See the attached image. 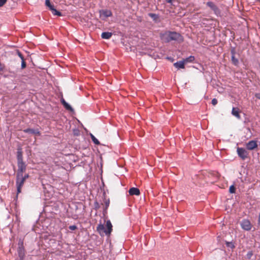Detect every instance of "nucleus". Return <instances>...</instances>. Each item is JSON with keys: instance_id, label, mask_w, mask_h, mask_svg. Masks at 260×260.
I'll list each match as a JSON object with an SVG mask.
<instances>
[{"instance_id": "9", "label": "nucleus", "mask_w": 260, "mask_h": 260, "mask_svg": "<svg viewBox=\"0 0 260 260\" xmlns=\"http://www.w3.org/2000/svg\"><path fill=\"white\" fill-rule=\"evenodd\" d=\"M129 194L131 196H139L140 193V190L138 188L132 187L128 190Z\"/></svg>"}, {"instance_id": "14", "label": "nucleus", "mask_w": 260, "mask_h": 260, "mask_svg": "<svg viewBox=\"0 0 260 260\" xmlns=\"http://www.w3.org/2000/svg\"><path fill=\"white\" fill-rule=\"evenodd\" d=\"M24 132L26 133L40 135V132L38 130L35 129L27 128L24 129Z\"/></svg>"}, {"instance_id": "37", "label": "nucleus", "mask_w": 260, "mask_h": 260, "mask_svg": "<svg viewBox=\"0 0 260 260\" xmlns=\"http://www.w3.org/2000/svg\"><path fill=\"white\" fill-rule=\"evenodd\" d=\"M95 205H99L98 203L97 202L95 203Z\"/></svg>"}, {"instance_id": "4", "label": "nucleus", "mask_w": 260, "mask_h": 260, "mask_svg": "<svg viewBox=\"0 0 260 260\" xmlns=\"http://www.w3.org/2000/svg\"><path fill=\"white\" fill-rule=\"evenodd\" d=\"M242 229L248 231L251 229L252 225L250 221L248 219H243L240 223Z\"/></svg>"}, {"instance_id": "28", "label": "nucleus", "mask_w": 260, "mask_h": 260, "mask_svg": "<svg viewBox=\"0 0 260 260\" xmlns=\"http://www.w3.org/2000/svg\"><path fill=\"white\" fill-rule=\"evenodd\" d=\"M105 210H106L109 206L110 201L109 200L105 201Z\"/></svg>"}, {"instance_id": "11", "label": "nucleus", "mask_w": 260, "mask_h": 260, "mask_svg": "<svg viewBox=\"0 0 260 260\" xmlns=\"http://www.w3.org/2000/svg\"><path fill=\"white\" fill-rule=\"evenodd\" d=\"M184 64L185 62L183 60H181L179 61H177L174 63V66L175 68L180 69H184Z\"/></svg>"}, {"instance_id": "27", "label": "nucleus", "mask_w": 260, "mask_h": 260, "mask_svg": "<svg viewBox=\"0 0 260 260\" xmlns=\"http://www.w3.org/2000/svg\"><path fill=\"white\" fill-rule=\"evenodd\" d=\"M77 227L76 225H70L69 226V229L70 230H72V231H74V230H75L76 229H77Z\"/></svg>"}, {"instance_id": "30", "label": "nucleus", "mask_w": 260, "mask_h": 260, "mask_svg": "<svg viewBox=\"0 0 260 260\" xmlns=\"http://www.w3.org/2000/svg\"><path fill=\"white\" fill-rule=\"evenodd\" d=\"M25 67H26V63L24 61V60L23 59V60H22V62H21V68L22 69H23V68H25Z\"/></svg>"}, {"instance_id": "17", "label": "nucleus", "mask_w": 260, "mask_h": 260, "mask_svg": "<svg viewBox=\"0 0 260 260\" xmlns=\"http://www.w3.org/2000/svg\"><path fill=\"white\" fill-rule=\"evenodd\" d=\"M194 57L193 56H190L186 58L185 59H183V61H184L185 63L187 62H192L194 60Z\"/></svg>"}, {"instance_id": "15", "label": "nucleus", "mask_w": 260, "mask_h": 260, "mask_svg": "<svg viewBox=\"0 0 260 260\" xmlns=\"http://www.w3.org/2000/svg\"><path fill=\"white\" fill-rule=\"evenodd\" d=\"M232 114L233 115L235 116L237 118H238V119L240 118V116L239 114L238 109L234 108V107L233 108L232 111Z\"/></svg>"}, {"instance_id": "3", "label": "nucleus", "mask_w": 260, "mask_h": 260, "mask_svg": "<svg viewBox=\"0 0 260 260\" xmlns=\"http://www.w3.org/2000/svg\"><path fill=\"white\" fill-rule=\"evenodd\" d=\"M24 181L25 180H24V178H23V175L20 176H19L18 175H17L16 184L17 187V193L21 192V189L24 184Z\"/></svg>"}, {"instance_id": "36", "label": "nucleus", "mask_w": 260, "mask_h": 260, "mask_svg": "<svg viewBox=\"0 0 260 260\" xmlns=\"http://www.w3.org/2000/svg\"><path fill=\"white\" fill-rule=\"evenodd\" d=\"M166 1L168 3H172V0H166Z\"/></svg>"}, {"instance_id": "8", "label": "nucleus", "mask_w": 260, "mask_h": 260, "mask_svg": "<svg viewBox=\"0 0 260 260\" xmlns=\"http://www.w3.org/2000/svg\"><path fill=\"white\" fill-rule=\"evenodd\" d=\"M257 146V143L255 141H250L246 144V148L247 149L251 150L256 148Z\"/></svg>"}, {"instance_id": "5", "label": "nucleus", "mask_w": 260, "mask_h": 260, "mask_svg": "<svg viewBox=\"0 0 260 260\" xmlns=\"http://www.w3.org/2000/svg\"><path fill=\"white\" fill-rule=\"evenodd\" d=\"M17 164L18 169L17 175H18L19 176H20L23 175V172L26 170V166L23 161L17 162Z\"/></svg>"}, {"instance_id": "22", "label": "nucleus", "mask_w": 260, "mask_h": 260, "mask_svg": "<svg viewBox=\"0 0 260 260\" xmlns=\"http://www.w3.org/2000/svg\"><path fill=\"white\" fill-rule=\"evenodd\" d=\"M45 5L49 8L50 10H51V8H52L54 7L51 4L49 0L45 1Z\"/></svg>"}, {"instance_id": "25", "label": "nucleus", "mask_w": 260, "mask_h": 260, "mask_svg": "<svg viewBox=\"0 0 260 260\" xmlns=\"http://www.w3.org/2000/svg\"><path fill=\"white\" fill-rule=\"evenodd\" d=\"M229 191L231 193H233L235 192V188L233 185L230 187Z\"/></svg>"}, {"instance_id": "29", "label": "nucleus", "mask_w": 260, "mask_h": 260, "mask_svg": "<svg viewBox=\"0 0 260 260\" xmlns=\"http://www.w3.org/2000/svg\"><path fill=\"white\" fill-rule=\"evenodd\" d=\"M7 0H0V7L3 6L7 2Z\"/></svg>"}, {"instance_id": "21", "label": "nucleus", "mask_w": 260, "mask_h": 260, "mask_svg": "<svg viewBox=\"0 0 260 260\" xmlns=\"http://www.w3.org/2000/svg\"><path fill=\"white\" fill-rule=\"evenodd\" d=\"M103 14L106 17H108L112 15L111 12L108 10L104 11Z\"/></svg>"}, {"instance_id": "6", "label": "nucleus", "mask_w": 260, "mask_h": 260, "mask_svg": "<svg viewBox=\"0 0 260 260\" xmlns=\"http://www.w3.org/2000/svg\"><path fill=\"white\" fill-rule=\"evenodd\" d=\"M237 151L239 157L242 159H245L247 157L248 153L245 149L243 148H238Z\"/></svg>"}, {"instance_id": "34", "label": "nucleus", "mask_w": 260, "mask_h": 260, "mask_svg": "<svg viewBox=\"0 0 260 260\" xmlns=\"http://www.w3.org/2000/svg\"><path fill=\"white\" fill-rule=\"evenodd\" d=\"M255 97H256L257 99H260V93H256V94H255Z\"/></svg>"}, {"instance_id": "18", "label": "nucleus", "mask_w": 260, "mask_h": 260, "mask_svg": "<svg viewBox=\"0 0 260 260\" xmlns=\"http://www.w3.org/2000/svg\"><path fill=\"white\" fill-rule=\"evenodd\" d=\"M232 53L233 54L232 55V62L235 65V66H237L239 63V60L238 59L236 58L235 56H234V53L233 52V51H232Z\"/></svg>"}, {"instance_id": "33", "label": "nucleus", "mask_w": 260, "mask_h": 260, "mask_svg": "<svg viewBox=\"0 0 260 260\" xmlns=\"http://www.w3.org/2000/svg\"><path fill=\"white\" fill-rule=\"evenodd\" d=\"M18 55L20 57V58L21 59V60H23L24 59V58L22 56V55L20 53V52H18Z\"/></svg>"}, {"instance_id": "32", "label": "nucleus", "mask_w": 260, "mask_h": 260, "mask_svg": "<svg viewBox=\"0 0 260 260\" xmlns=\"http://www.w3.org/2000/svg\"><path fill=\"white\" fill-rule=\"evenodd\" d=\"M29 177V175L28 174H25L24 176L23 175V178H24V180H25L27 178H28Z\"/></svg>"}, {"instance_id": "26", "label": "nucleus", "mask_w": 260, "mask_h": 260, "mask_svg": "<svg viewBox=\"0 0 260 260\" xmlns=\"http://www.w3.org/2000/svg\"><path fill=\"white\" fill-rule=\"evenodd\" d=\"M253 255L252 251H249L246 255L247 258L248 259H250Z\"/></svg>"}, {"instance_id": "35", "label": "nucleus", "mask_w": 260, "mask_h": 260, "mask_svg": "<svg viewBox=\"0 0 260 260\" xmlns=\"http://www.w3.org/2000/svg\"><path fill=\"white\" fill-rule=\"evenodd\" d=\"M258 225L260 226V212L258 216Z\"/></svg>"}, {"instance_id": "13", "label": "nucleus", "mask_w": 260, "mask_h": 260, "mask_svg": "<svg viewBox=\"0 0 260 260\" xmlns=\"http://www.w3.org/2000/svg\"><path fill=\"white\" fill-rule=\"evenodd\" d=\"M19 248L18 250V255H19V257L22 259L23 258V257L24 255V249H23V248L22 247V245L20 246V242L19 243Z\"/></svg>"}, {"instance_id": "23", "label": "nucleus", "mask_w": 260, "mask_h": 260, "mask_svg": "<svg viewBox=\"0 0 260 260\" xmlns=\"http://www.w3.org/2000/svg\"><path fill=\"white\" fill-rule=\"evenodd\" d=\"M148 15L151 17L154 20H156L157 18H158V16L157 15L155 14H153V13H149L148 14Z\"/></svg>"}, {"instance_id": "20", "label": "nucleus", "mask_w": 260, "mask_h": 260, "mask_svg": "<svg viewBox=\"0 0 260 260\" xmlns=\"http://www.w3.org/2000/svg\"><path fill=\"white\" fill-rule=\"evenodd\" d=\"M90 136L92 141L95 144L98 145L100 144V142L99 141V140L92 134H90Z\"/></svg>"}, {"instance_id": "10", "label": "nucleus", "mask_w": 260, "mask_h": 260, "mask_svg": "<svg viewBox=\"0 0 260 260\" xmlns=\"http://www.w3.org/2000/svg\"><path fill=\"white\" fill-rule=\"evenodd\" d=\"M17 162L23 161L22 151V149L20 147H19L17 149Z\"/></svg>"}, {"instance_id": "1", "label": "nucleus", "mask_w": 260, "mask_h": 260, "mask_svg": "<svg viewBox=\"0 0 260 260\" xmlns=\"http://www.w3.org/2000/svg\"><path fill=\"white\" fill-rule=\"evenodd\" d=\"M161 39L165 42H169L171 41H182L181 36L178 32L174 31H166L161 34Z\"/></svg>"}, {"instance_id": "16", "label": "nucleus", "mask_w": 260, "mask_h": 260, "mask_svg": "<svg viewBox=\"0 0 260 260\" xmlns=\"http://www.w3.org/2000/svg\"><path fill=\"white\" fill-rule=\"evenodd\" d=\"M61 102L66 109L73 111V109L71 106L68 103H67L64 99H62Z\"/></svg>"}, {"instance_id": "2", "label": "nucleus", "mask_w": 260, "mask_h": 260, "mask_svg": "<svg viewBox=\"0 0 260 260\" xmlns=\"http://www.w3.org/2000/svg\"><path fill=\"white\" fill-rule=\"evenodd\" d=\"M112 225L110 220L106 221V228L103 224H99L97 228V231L101 236H104L105 234L107 236H110L112 231Z\"/></svg>"}, {"instance_id": "19", "label": "nucleus", "mask_w": 260, "mask_h": 260, "mask_svg": "<svg viewBox=\"0 0 260 260\" xmlns=\"http://www.w3.org/2000/svg\"><path fill=\"white\" fill-rule=\"evenodd\" d=\"M52 13V14L54 15H57V16H61V13L58 11L57 10H56L54 7L52 8H51V10H50Z\"/></svg>"}, {"instance_id": "7", "label": "nucleus", "mask_w": 260, "mask_h": 260, "mask_svg": "<svg viewBox=\"0 0 260 260\" xmlns=\"http://www.w3.org/2000/svg\"><path fill=\"white\" fill-rule=\"evenodd\" d=\"M207 5L210 7L214 12V13L217 15L220 14V11L218 8L215 5V4L212 2H208L207 3Z\"/></svg>"}, {"instance_id": "31", "label": "nucleus", "mask_w": 260, "mask_h": 260, "mask_svg": "<svg viewBox=\"0 0 260 260\" xmlns=\"http://www.w3.org/2000/svg\"><path fill=\"white\" fill-rule=\"evenodd\" d=\"M217 103V100L216 99H213L212 100V104L213 105H215Z\"/></svg>"}, {"instance_id": "24", "label": "nucleus", "mask_w": 260, "mask_h": 260, "mask_svg": "<svg viewBox=\"0 0 260 260\" xmlns=\"http://www.w3.org/2000/svg\"><path fill=\"white\" fill-rule=\"evenodd\" d=\"M226 245L227 247H230L232 249L235 247L234 244L231 242H226Z\"/></svg>"}, {"instance_id": "12", "label": "nucleus", "mask_w": 260, "mask_h": 260, "mask_svg": "<svg viewBox=\"0 0 260 260\" xmlns=\"http://www.w3.org/2000/svg\"><path fill=\"white\" fill-rule=\"evenodd\" d=\"M112 33L108 31L103 32L101 34V37L104 39H109L112 37Z\"/></svg>"}]
</instances>
